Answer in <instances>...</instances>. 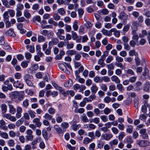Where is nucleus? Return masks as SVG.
Instances as JSON below:
<instances>
[{
	"mask_svg": "<svg viewBox=\"0 0 150 150\" xmlns=\"http://www.w3.org/2000/svg\"><path fill=\"white\" fill-rule=\"evenodd\" d=\"M42 135L45 139L48 140L49 138L48 137L46 131L45 130H43L42 131Z\"/></svg>",
	"mask_w": 150,
	"mask_h": 150,
	"instance_id": "79ce46f5",
	"label": "nucleus"
},
{
	"mask_svg": "<svg viewBox=\"0 0 150 150\" xmlns=\"http://www.w3.org/2000/svg\"><path fill=\"white\" fill-rule=\"evenodd\" d=\"M23 122L22 118H21L17 121L16 123V125L17 126H19L22 124Z\"/></svg>",
	"mask_w": 150,
	"mask_h": 150,
	"instance_id": "864d4df0",
	"label": "nucleus"
},
{
	"mask_svg": "<svg viewBox=\"0 0 150 150\" xmlns=\"http://www.w3.org/2000/svg\"><path fill=\"white\" fill-rule=\"evenodd\" d=\"M111 111V110L108 108V107L105 108L103 110L104 113L106 115H108Z\"/></svg>",
	"mask_w": 150,
	"mask_h": 150,
	"instance_id": "de8ad7c7",
	"label": "nucleus"
},
{
	"mask_svg": "<svg viewBox=\"0 0 150 150\" xmlns=\"http://www.w3.org/2000/svg\"><path fill=\"white\" fill-rule=\"evenodd\" d=\"M58 40L57 38H52L51 40L49 42V45L50 46L56 45L58 42Z\"/></svg>",
	"mask_w": 150,
	"mask_h": 150,
	"instance_id": "ddd939ff",
	"label": "nucleus"
},
{
	"mask_svg": "<svg viewBox=\"0 0 150 150\" xmlns=\"http://www.w3.org/2000/svg\"><path fill=\"white\" fill-rule=\"evenodd\" d=\"M23 5L20 3H19L17 5L16 10L21 11L23 9Z\"/></svg>",
	"mask_w": 150,
	"mask_h": 150,
	"instance_id": "4c0bfd02",
	"label": "nucleus"
},
{
	"mask_svg": "<svg viewBox=\"0 0 150 150\" xmlns=\"http://www.w3.org/2000/svg\"><path fill=\"white\" fill-rule=\"evenodd\" d=\"M58 67L59 68L67 74L70 73V72L67 70L65 65L63 63H59L58 64Z\"/></svg>",
	"mask_w": 150,
	"mask_h": 150,
	"instance_id": "423d86ee",
	"label": "nucleus"
},
{
	"mask_svg": "<svg viewBox=\"0 0 150 150\" xmlns=\"http://www.w3.org/2000/svg\"><path fill=\"white\" fill-rule=\"evenodd\" d=\"M113 59V57L112 56H109L107 57L106 62L107 63H110Z\"/></svg>",
	"mask_w": 150,
	"mask_h": 150,
	"instance_id": "5fc2aeb1",
	"label": "nucleus"
},
{
	"mask_svg": "<svg viewBox=\"0 0 150 150\" xmlns=\"http://www.w3.org/2000/svg\"><path fill=\"white\" fill-rule=\"evenodd\" d=\"M25 18L24 17H21L17 18V21L18 22H23L25 21Z\"/></svg>",
	"mask_w": 150,
	"mask_h": 150,
	"instance_id": "4d7b16f0",
	"label": "nucleus"
},
{
	"mask_svg": "<svg viewBox=\"0 0 150 150\" xmlns=\"http://www.w3.org/2000/svg\"><path fill=\"white\" fill-rule=\"evenodd\" d=\"M101 31L103 35L108 36H110L112 35L111 33V29L109 31H108V30L103 28L102 30Z\"/></svg>",
	"mask_w": 150,
	"mask_h": 150,
	"instance_id": "f3484780",
	"label": "nucleus"
},
{
	"mask_svg": "<svg viewBox=\"0 0 150 150\" xmlns=\"http://www.w3.org/2000/svg\"><path fill=\"white\" fill-rule=\"evenodd\" d=\"M43 117L45 119H47L49 120H51L52 118V116L49 115L48 113L45 114V115L43 116Z\"/></svg>",
	"mask_w": 150,
	"mask_h": 150,
	"instance_id": "e433bc0d",
	"label": "nucleus"
},
{
	"mask_svg": "<svg viewBox=\"0 0 150 150\" xmlns=\"http://www.w3.org/2000/svg\"><path fill=\"white\" fill-rule=\"evenodd\" d=\"M98 147L99 149H101L104 145V142L101 140L98 141Z\"/></svg>",
	"mask_w": 150,
	"mask_h": 150,
	"instance_id": "4be33fe9",
	"label": "nucleus"
},
{
	"mask_svg": "<svg viewBox=\"0 0 150 150\" xmlns=\"http://www.w3.org/2000/svg\"><path fill=\"white\" fill-rule=\"evenodd\" d=\"M72 84V81L71 79L69 80L64 83V86L68 88H69L71 86Z\"/></svg>",
	"mask_w": 150,
	"mask_h": 150,
	"instance_id": "a211bd4d",
	"label": "nucleus"
},
{
	"mask_svg": "<svg viewBox=\"0 0 150 150\" xmlns=\"http://www.w3.org/2000/svg\"><path fill=\"white\" fill-rule=\"evenodd\" d=\"M33 123L35 124V125L37 127H40L41 125V122H40V120L38 118L34 119L33 121Z\"/></svg>",
	"mask_w": 150,
	"mask_h": 150,
	"instance_id": "9d476101",
	"label": "nucleus"
},
{
	"mask_svg": "<svg viewBox=\"0 0 150 150\" xmlns=\"http://www.w3.org/2000/svg\"><path fill=\"white\" fill-rule=\"evenodd\" d=\"M2 116L3 117H5L7 119L9 120L11 115L9 113L6 114V113H4L2 114Z\"/></svg>",
	"mask_w": 150,
	"mask_h": 150,
	"instance_id": "e2e57ef3",
	"label": "nucleus"
},
{
	"mask_svg": "<svg viewBox=\"0 0 150 150\" xmlns=\"http://www.w3.org/2000/svg\"><path fill=\"white\" fill-rule=\"evenodd\" d=\"M58 13L61 15H64L65 14L66 12L64 8H61L59 9L58 10Z\"/></svg>",
	"mask_w": 150,
	"mask_h": 150,
	"instance_id": "c03bdc74",
	"label": "nucleus"
},
{
	"mask_svg": "<svg viewBox=\"0 0 150 150\" xmlns=\"http://www.w3.org/2000/svg\"><path fill=\"white\" fill-rule=\"evenodd\" d=\"M7 144L9 146H13L15 144L14 140L12 139L9 140Z\"/></svg>",
	"mask_w": 150,
	"mask_h": 150,
	"instance_id": "c756f323",
	"label": "nucleus"
},
{
	"mask_svg": "<svg viewBox=\"0 0 150 150\" xmlns=\"http://www.w3.org/2000/svg\"><path fill=\"white\" fill-rule=\"evenodd\" d=\"M109 11L107 8H104L98 11V13L99 14H103V15H107L109 13Z\"/></svg>",
	"mask_w": 150,
	"mask_h": 150,
	"instance_id": "4468645a",
	"label": "nucleus"
},
{
	"mask_svg": "<svg viewBox=\"0 0 150 150\" xmlns=\"http://www.w3.org/2000/svg\"><path fill=\"white\" fill-rule=\"evenodd\" d=\"M102 81H104L105 82H107L110 81V78L108 76H104L102 77Z\"/></svg>",
	"mask_w": 150,
	"mask_h": 150,
	"instance_id": "13d9d810",
	"label": "nucleus"
},
{
	"mask_svg": "<svg viewBox=\"0 0 150 150\" xmlns=\"http://www.w3.org/2000/svg\"><path fill=\"white\" fill-rule=\"evenodd\" d=\"M108 52L105 51V52L100 57V58L98 61V64L101 65V67H104L105 66V64L104 62L106 57L108 56Z\"/></svg>",
	"mask_w": 150,
	"mask_h": 150,
	"instance_id": "f257e3e1",
	"label": "nucleus"
},
{
	"mask_svg": "<svg viewBox=\"0 0 150 150\" xmlns=\"http://www.w3.org/2000/svg\"><path fill=\"white\" fill-rule=\"evenodd\" d=\"M94 81L96 83L99 82L101 83L102 82V79H100V78L98 76H96L94 78Z\"/></svg>",
	"mask_w": 150,
	"mask_h": 150,
	"instance_id": "ea45409f",
	"label": "nucleus"
},
{
	"mask_svg": "<svg viewBox=\"0 0 150 150\" xmlns=\"http://www.w3.org/2000/svg\"><path fill=\"white\" fill-rule=\"evenodd\" d=\"M133 127L132 126L129 125L128 126V127L126 131L129 133H131L133 131Z\"/></svg>",
	"mask_w": 150,
	"mask_h": 150,
	"instance_id": "8fccbe9b",
	"label": "nucleus"
},
{
	"mask_svg": "<svg viewBox=\"0 0 150 150\" xmlns=\"http://www.w3.org/2000/svg\"><path fill=\"white\" fill-rule=\"evenodd\" d=\"M111 79L112 81L115 82L117 83H120V80L116 76H113L111 77Z\"/></svg>",
	"mask_w": 150,
	"mask_h": 150,
	"instance_id": "412c9836",
	"label": "nucleus"
},
{
	"mask_svg": "<svg viewBox=\"0 0 150 150\" xmlns=\"http://www.w3.org/2000/svg\"><path fill=\"white\" fill-rule=\"evenodd\" d=\"M142 83L141 81H138L136 82L135 85V90L137 91H139L142 89L141 87Z\"/></svg>",
	"mask_w": 150,
	"mask_h": 150,
	"instance_id": "9b49d317",
	"label": "nucleus"
},
{
	"mask_svg": "<svg viewBox=\"0 0 150 150\" xmlns=\"http://www.w3.org/2000/svg\"><path fill=\"white\" fill-rule=\"evenodd\" d=\"M33 132L30 129H27L26 131L27 135L25 136L26 141H32L33 138Z\"/></svg>",
	"mask_w": 150,
	"mask_h": 150,
	"instance_id": "7ed1b4c3",
	"label": "nucleus"
},
{
	"mask_svg": "<svg viewBox=\"0 0 150 150\" xmlns=\"http://www.w3.org/2000/svg\"><path fill=\"white\" fill-rule=\"evenodd\" d=\"M91 90L92 92L96 93L98 90V88L96 85L93 84L91 88Z\"/></svg>",
	"mask_w": 150,
	"mask_h": 150,
	"instance_id": "c9c22d12",
	"label": "nucleus"
},
{
	"mask_svg": "<svg viewBox=\"0 0 150 150\" xmlns=\"http://www.w3.org/2000/svg\"><path fill=\"white\" fill-rule=\"evenodd\" d=\"M132 34L134 35L132 37L133 40H134L136 42L137 41L139 38L137 34H135L133 31H132Z\"/></svg>",
	"mask_w": 150,
	"mask_h": 150,
	"instance_id": "37998d69",
	"label": "nucleus"
},
{
	"mask_svg": "<svg viewBox=\"0 0 150 150\" xmlns=\"http://www.w3.org/2000/svg\"><path fill=\"white\" fill-rule=\"evenodd\" d=\"M118 143V140L115 139L110 142H109V144L110 146L111 147H112L113 145H117Z\"/></svg>",
	"mask_w": 150,
	"mask_h": 150,
	"instance_id": "b1692460",
	"label": "nucleus"
},
{
	"mask_svg": "<svg viewBox=\"0 0 150 150\" xmlns=\"http://www.w3.org/2000/svg\"><path fill=\"white\" fill-rule=\"evenodd\" d=\"M7 11L8 14L9 13V15L11 17H13L14 16L15 11L13 9H9Z\"/></svg>",
	"mask_w": 150,
	"mask_h": 150,
	"instance_id": "bb28decb",
	"label": "nucleus"
},
{
	"mask_svg": "<svg viewBox=\"0 0 150 150\" xmlns=\"http://www.w3.org/2000/svg\"><path fill=\"white\" fill-rule=\"evenodd\" d=\"M32 78V76L29 74H27L25 75L24 77V79L25 80V81L27 80H30Z\"/></svg>",
	"mask_w": 150,
	"mask_h": 150,
	"instance_id": "a19ab883",
	"label": "nucleus"
},
{
	"mask_svg": "<svg viewBox=\"0 0 150 150\" xmlns=\"http://www.w3.org/2000/svg\"><path fill=\"white\" fill-rule=\"evenodd\" d=\"M117 89L120 91H122L124 90L125 88L121 84L119 83L117 85Z\"/></svg>",
	"mask_w": 150,
	"mask_h": 150,
	"instance_id": "2f4dec72",
	"label": "nucleus"
},
{
	"mask_svg": "<svg viewBox=\"0 0 150 150\" xmlns=\"http://www.w3.org/2000/svg\"><path fill=\"white\" fill-rule=\"evenodd\" d=\"M1 107L2 114L6 113L7 112V106L6 105L5 103H2L1 105Z\"/></svg>",
	"mask_w": 150,
	"mask_h": 150,
	"instance_id": "2eb2a0df",
	"label": "nucleus"
},
{
	"mask_svg": "<svg viewBox=\"0 0 150 150\" xmlns=\"http://www.w3.org/2000/svg\"><path fill=\"white\" fill-rule=\"evenodd\" d=\"M100 87L101 89L104 91H106L107 90V87L105 84H102Z\"/></svg>",
	"mask_w": 150,
	"mask_h": 150,
	"instance_id": "680f3d73",
	"label": "nucleus"
},
{
	"mask_svg": "<svg viewBox=\"0 0 150 150\" xmlns=\"http://www.w3.org/2000/svg\"><path fill=\"white\" fill-rule=\"evenodd\" d=\"M137 20L140 24L142 23L144 21V18L142 16H140L138 17Z\"/></svg>",
	"mask_w": 150,
	"mask_h": 150,
	"instance_id": "bf43d9fd",
	"label": "nucleus"
},
{
	"mask_svg": "<svg viewBox=\"0 0 150 150\" xmlns=\"http://www.w3.org/2000/svg\"><path fill=\"white\" fill-rule=\"evenodd\" d=\"M127 74L129 75L130 76H133L134 75V72L131 69H128L126 71Z\"/></svg>",
	"mask_w": 150,
	"mask_h": 150,
	"instance_id": "09e8293b",
	"label": "nucleus"
},
{
	"mask_svg": "<svg viewBox=\"0 0 150 150\" xmlns=\"http://www.w3.org/2000/svg\"><path fill=\"white\" fill-rule=\"evenodd\" d=\"M48 23L50 24H52L55 26H57L58 25L57 23L54 21L52 18L48 20Z\"/></svg>",
	"mask_w": 150,
	"mask_h": 150,
	"instance_id": "58836bf2",
	"label": "nucleus"
},
{
	"mask_svg": "<svg viewBox=\"0 0 150 150\" xmlns=\"http://www.w3.org/2000/svg\"><path fill=\"white\" fill-rule=\"evenodd\" d=\"M137 78V76H134L129 78V80L130 82L134 83L135 81Z\"/></svg>",
	"mask_w": 150,
	"mask_h": 150,
	"instance_id": "774afa93",
	"label": "nucleus"
},
{
	"mask_svg": "<svg viewBox=\"0 0 150 150\" xmlns=\"http://www.w3.org/2000/svg\"><path fill=\"white\" fill-rule=\"evenodd\" d=\"M136 143L139 146L142 147H145L148 146L150 144L149 142L147 140H138Z\"/></svg>",
	"mask_w": 150,
	"mask_h": 150,
	"instance_id": "f03ea898",
	"label": "nucleus"
},
{
	"mask_svg": "<svg viewBox=\"0 0 150 150\" xmlns=\"http://www.w3.org/2000/svg\"><path fill=\"white\" fill-rule=\"evenodd\" d=\"M18 99L20 101L22 100L25 97L24 93L23 91L19 92L18 95Z\"/></svg>",
	"mask_w": 150,
	"mask_h": 150,
	"instance_id": "dca6fc26",
	"label": "nucleus"
},
{
	"mask_svg": "<svg viewBox=\"0 0 150 150\" xmlns=\"http://www.w3.org/2000/svg\"><path fill=\"white\" fill-rule=\"evenodd\" d=\"M0 136L5 139H8V135L7 133L1 132V131H0Z\"/></svg>",
	"mask_w": 150,
	"mask_h": 150,
	"instance_id": "393cba45",
	"label": "nucleus"
},
{
	"mask_svg": "<svg viewBox=\"0 0 150 150\" xmlns=\"http://www.w3.org/2000/svg\"><path fill=\"white\" fill-rule=\"evenodd\" d=\"M18 93H19V92L15 91L11 92L10 95L14 98H15L17 97Z\"/></svg>",
	"mask_w": 150,
	"mask_h": 150,
	"instance_id": "49530a36",
	"label": "nucleus"
},
{
	"mask_svg": "<svg viewBox=\"0 0 150 150\" xmlns=\"http://www.w3.org/2000/svg\"><path fill=\"white\" fill-rule=\"evenodd\" d=\"M64 33V30L62 29H59L57 31L56 33L57 36L61 35L62 34H63Z\"/></svg>",
	"mask_w": 150,
	"mask_h": 150,
	"instance_id": "3c124183",
	"label": "nucleus"
},
{
	"mask_svg": "<svg viewBox=\"0 0 150 150\" xmlns=\"http://www.w3.org/2000/svg\"><path fill=\"white\" fill-rule=\"evenodd\" d=\"M81 64L80 62H76V68L80 66L78 70H76V74H78L80 73L83 71L84 67L83 66H81Z\"/></svg>",
	"mask_w": 150,
	"mask_h": 150,
	"instance_id": "20e7f679",
	"label": "nucleus"
},
{
	"mask_svg": "<svg viewBox=\"0 0 150 150\" xmlns=\"http://www.w3.org/2000/svg\"><path fill=\"white\" fill-rule=\"evenodd\" d=\"M22 105L25 108H27L29 105L28 100L27 99H25L23 102Z\"/></svg>",
	"mask_w": 150,
	"mask_h": 150,
	"instance_id": "a18cd8bd",
	"label": "nucleus"
},
{
	"mask_svg": "<svg viewBox=\"0 0 150 150\" xmlns=\"http://www.w3.org/2000/svg\"><path fill=\"white\" fill-rule=\"evenodd\" d=\"M93 139H90L88 137H86L83 140V143L85 144H87L92 142Z\"/></svg>",
	"mask_w": 150,
	"mask_h": 150,
	"instance_id": "c85d7f7f",
	"label": "nucleus"
},
{
	"mask_svg": "<svg viewBox=\"0 0 150 150\" xmlns=\"http://www.w3.org/2000/svg\"><path fill=\"white\" fill-rule=\"evenodd\" d=\"M8 14L6 11L3 14V16L4 21L9 20V18L10 16H9Z\"/></svg>",
	"mask_w": 150,
	"mask_h": 150,
	"instance_id": "72a5a7b5",
	"label": "nucleus"
},
{
	"mask_svg": "<svg viewBox=\"0 0 150 150\" xmlns=\"http://www.w3.org/2000/svg\"><path fill=\"white\" fill-rule=\"evenodd\" d=\"M100 118L101 120L104 122H105L108 121V119L107 116L105 115H101L100 116Z\"/></svg>",
	"mask_w": 150,
	"mask_h": 150,
	"instance_id": "6e6d98bb",
	"label": "nucleus"
},
{
	"mask_svg": "<svg viewBox=\"0 0 150 150\" xmlns=\"http://www.w3.org/2000/svg\"><path fill=\"white\" fill-rule=\"evenodd\" d=\"M118 17L119 19L125 22L127 19L128 15L124 12L122 11L120 13Z\"/></svg>",
	"mask_w": 150,
	"mask_h": 150,
	"instance_id": "39448f33",
	"label": "nucleus"
},
{
	"mask_svg": "<svg viewBox=\"0 0 150 150\" xmlns=\"http://www.w3.org/2000/svg\"><path fill=\"white\" fill-rule=\"evenodd\" d=\"M0 127L4 130H6L8 129L7 127L5 126V122L3 120H0Z\"/></svg>",
	"mask_w": 150,
	"mask_h": 150,
	"instance_id": "f8f14e48",
	"label": "nucleus"
},
{
	"mask_svg": "<svg viewBox=\"0 0 150 150\" xmlns=\"http://www.w3.org/2000/svg\"><path fill=\"white\" fill-rule=\"evenodd\" d=\"M129 54L130 56H133L134 55L137 56L138 55L137 53H136L135 51L134 50H130L129 52Z\"/></svg>",
	"mask_w": 150,
	"mask_h": 150,
	"instance_id": "69168bd1",
	"label": "nucleus"
},
{
	"mask_svg": "<svg viewBox=\"0 0 150 150\" xmlns=\"http://www.w3.org/2000/svg\"><path fill=\"white\" fill-rule=\"evenodd\" d=\"M24 16L27 18H29L31 17V15L28 11L25 10L24 12Z\"/></svg>",
	"mask_w": 150,
	"mask_h": 150,
	"instance_id": "7c9ffc66",
	"label": "nucleus"
},
{
	"mask_svg": "<svg viewBox=\"0 0 150 150\" xmlns=\"http://www.w3.org/2000/svg\"><path fill=\"white\" fill-rule=\"evenodd\" d=\"M25 56L27 59H29L31 58L32 55L29 52H26L25 53Z\"/></svg>",
	"mask_w": 150,
	"mask_h": 150,
	"instance_id": "338daca9",
	"label": "nucleus"
},
{
	"mask_svg": "<svg viewBox=\"0 0 150 150\" xmlns=\"http://www.w3.org/2000/svg\"><path fill=\"white\" fill-rule=\"evenodd\" d=\"M150 88V83L149 82H146L144 85L143 87V90L145 92L149 91Z\"/></svg>",
	"mask_w": 150,
	"mask_h": 150,
	"instance_id": "5701e85b",
	"label": "nucleus"
},
{
	"mask_svg": "<svg viewBox=\"0 0 150 150\" xmlns=\"http://www.w3.org/2000/svg\"><path fill=\"white\" fill-rule=\"evenodd\" d=\"M6 34L7 36H12L13 37H15V36L13 30L11 29H10L7 30L6 32Z\"/></svg>",
	"mask_w": 150,
	"mask_h": 150,
	"instance_id": "6ab92c4d",
	"label": "nucleus"
},
{
	"mask_svg": "<svg viewBox=\"0 0 150 150\" xmlns=\"http://www.w3.org/2000/svg\"><path fill=\"white\" fill-rule=\"evenodd\" d=\"M48 111L50 114H54L55 113V110L53 108L51 107L49 109Z\"/></svg>",
	"mask_w": 150,
	"mask_h": 150,
	"instance_id": "0e129e2a",
	"label": "nucleus"
},
{
	"mask_svg": "<svg viewBox=\"0 0 150 150\" xmlns=\"http://www.w3.org/2000/svg\"><path fill=\"white\" fill-rule=\"evenodd\" d=\"M28 62L23 61L21 63V66L23 68L26 67L28 66Z\"/></svg>",
	"mask_w": 150,
	"mask_h": 150,
	"instance_id": "052dcab7",
	"label": "nucleus"
},
{
	"mask_svg": "<svg viewBox=\"0 0 150 150\" xmlns=\"http://www.w3.org/2000/svg\"><path fill=\"white\" fill-rule=\"evenodd\" d=\"M81 119L84 122H88V120L87 117L84 114H83L81 116Z\"/></svg>",
	"mask_w": 150,
	"mask_h": 150,
	"instance_id": "f704fd0d",
	"label": "nucleus"
},
{
	"mask_svg": "<svg viewBox=\"0 0 150 150\" xmlns=\"http://www.w3.org/2000/svg\"><path fill=\"white\" fill-rule=\"evenodd\" d=\"M125 133L124 132H121L119 133L118 136V139L120 141L122 140L123 138L125 136Z\"/></svg>",
	"mask_w": 150,
	"mask_h": 150,
	"instance_id": "473e14b6",
	"label": "nucleus"
},
{
	"mask_svg": "<svg viewBox=\"0 0 150 150\" xmlns=\"http://www.w3.org/2000/svg\"><path fill=\"white\" fill-rule=\"evenodd\" d=\"M112 32H114V35L116 37H118L120 36V31L117 30L115 28H113L111 29V33Z\"/></svg>",
	"mask_w": 150,
	"mask_h": 150,
	"instance_id": "aec40b11",
	"label": "nucleus"
},
{
	"mask_svg": "<svg viewBox=\"0 0 150 150\" xmlns=\"http://www.w3.org/2000/svg\"><path fill=\"white\" fill-rule=\"evenodd\" d=\"M53 19L55 21H57L60 19V17L57 13L54 14L53 16Z\"/></svg>",
	"mask_w": 150,
	"mask_h": 150,
	"instance_id": "603ef678",
	"label": "nucleus"
},
{
	"mask_svg": "<svg viewBox=\"0 0 150 150\" xmlns=\"http://www.w3.org/2000/svg\"><path fill=\"white\" fill-rule=\"evenodd\" d=\"M113 135L111 134L107 133L104 135H102L101 137H103V139L107 141L110 139L112 137Z\"/></svg>",
	"mask_w": 150,
	"mask_h": 150,
	"instance_id": "1a4fd4ad",
	"label": "nucleus"
},
{
	"mask_svg": "<svg viewBox=\"0 0 150 150\" xmlns=\"http://www.w3.org/2000/svg\"><path fill=\"white\" fill-rule=\"evenodd\" d=\"M86 88V87L84 85H79L78 84H76V90H79V91L83 93V91Z\"/></svg>",
	"mask_w": 150,
	"mask_h": 150,
	"instance_id": "0eeeda50",
	"label": "nucleus"
},
{
	"mask_svg": "<svg viewBox=\"0 0 150 150\" xmlns=\"http://www.w3.org/2000/svg\"><path fill=\"white\" fill-rule=\"evenodd\" d=\"M9 109V112L12 114H14L16 112V109L11 104H8Z\"/></svg>",
	"mask_w": 150,
	"mask_h": 150,
	"instance_id": "6e6552de",
	"label": "nucleus"
},
{
	"mask_svg": "<svg viewBox=\"0 0 150 150\" xmlns=\"http://www.w3.org/2000/svg\"><path fill=\"white\" fill-rule=\"evenodd\" d=\"M28 112L31 118H34L35 117L36 113L34 111L31 110H29Z\"/></svg>",
	"mask_w": 150,
	"mask_h": 150,
	"instance_id": "a878e982",
	"label": "nucleus"
},
{
	"mask_svg": "<svg viewBox=\"0 0 150 150\" xmlns=\"http://www.w3.org/2000/svg\"><path fill=\"white\" fill-rule=\"evenodd\" d=\"M38 39L39 42H41L44 41L46 40V38L42 35H39L38 36Z\"/></svg>",
	"mask_w": 150,
	"mask_h": 150,
	"instance_id": "cd10ccee",
	"label": "nucleus"
}]
</instances>
